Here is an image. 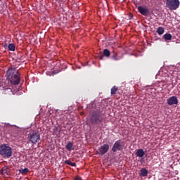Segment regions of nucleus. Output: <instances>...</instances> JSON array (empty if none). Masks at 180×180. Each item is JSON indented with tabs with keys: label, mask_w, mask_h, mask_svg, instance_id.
Wrapping results in <instances>:
<instances>
[{
	"label": "nucleus",
	"mask_w": 180,
	"mask_h": 180,
	"mask_svg": "<svg viewBox=\"0 0 180 180\" xmlns=\"http://www.w3.org/2000/svg\"><path fill=\"white\" fill-rule=\"evenodd\" d=\"M6 79L11 85L20 84V73L15 68H9L6 72Z\"/></svg>",
	"instance_id": "obj_1"
},
{
	"label": "nucleus",
	"mask_w": 180,
	"mask_h": 180,
	"mask_svg": "<svg viewBox=\"0 0 180 180\" xmlns=\"http://www.w3.org/2000/svg\"><path fill=\"white\" fill-rule=\"evenodd\" d=\"M12 148L8 144L0 146V155L2 158H11L12 157Z\"/></svg>",
	"instance_id": "obj_2"
},
{
	"label": "nucleus",
	"mask_w": 180,
	"mask_h": 180,
	"mask_svg": "<svg viewBox=\"0 0 180 180\" xmlns=\"http://www.w3.org/2000/svg\"><path fill=\"white\" fill-rule=\"evenodd\" d=\"M92 124H101L103 122V114L101 112H94L90 118Z\"/></svg>",
	"instance_id": "obj_3"
},
{
	"label": "nucleus",
	"mask_w": 180,
	"mask_h": 180,
	"mask_svg": "<svg viewBox=\"0 0 180 180\" xmlns=\"http://www.w3.org/2000/svg\"><path fill=\"white\" fill-rule=\"evenodd\" d=\"M123 148H124V142L119 139L114 143L111 151L112 153H117V151H123Z\"/></svg>",
	"instance_id": "obj_4"
},
{
	"label": "nucleus",
	"mask_w": 180,
	"mask_h": 180,
	"mask_svg": "<svg viewBox=\"0 0 180 180\" xmlns=\"http://www.w3.org/2000/svg\"><path fill=\"white\" fill-rule=\"evenodd\" d=\"M166 5L170 11H176L179 8V0H167Z\"/></svg>",
	"instance_id": "obj_5"
},
{
	"label": "nucleus",
	"mask_w": 180,
	"mask_h": 180,
	"mask_svg": "<svg viewBox=\"0 0 180 180\" xmlns=\"http://www.w3.org/2000/svg\"><path fill=\"white\" fill-rule=\"evenodd\" d=\"M28 140L32 143V144H36L38 141H40V134L39 132H31L28 134Z\"/></svg>",
	"instance_id": "obj_6"
},
{
	"label": "nucleus",
	"mask_w": 180,
	"mask_h": 180,
	"mask_svg": "<svg viewBox=\"0 0 180 180\" xmlns=\"http://www.w3.org/2000/svg\"><path fill=\"white\" fill-rule=\"evenodd\" d=\"M110 146L108 143L103 144L98 149V154L99 155H105L106 153L109 152Z\"/></svg>",
	"instance_id": "obj_7"
},
{
	"label": "nucleus",
	"mask_w": 180,
	"mask_h": 180,
	"mask_svg": "<svg viewBox=\"0 0 180 180\" xmlns=\"http://www.w3.org/2000/svg\"><path fill=\"white\" fill-rule=\"evenodd\" d=\"M167 105H169V106H172V105H178V97L173 96L172 97H169L167 100Z\"/></svg>",
	"instance_id": "obj_8"
},
{
	"label": "nucleus",
	"mask_w": 180,
	"mask_h": 180,
	"mask_svg": "<svg viewBox=\"0 0 180 180\" xmlns=\"http://www.w3.org/2000/svg\"><path fill=\"white\" fill-rule=\"evenodd\" d=\"M138 11L139 12L141 13V15H143V16H147V15H148L150 10H148V8H144L141 6H139L138 7Z\"/></svg>",
	"instance_id": "obj_9"
},
{
	"label": "nucleus",
	"mask_w": 180,
	"mask_h": 180,
	"mask_svg": "<svg viewBox=\"0 0 180 180\" xmlns=\"http://www.w3.org/2000/svg\"><path fill=\"white\" fill-rule=\"evenodd\" d=\"M0 89H2L6 95L12 94V88L9 87V86H0Z\"/></svg>",
	"instance_id": "obj_10"
},
{
	"label": "nucleus",
	"mask_w": 180,
	"mask_h": 180,
	"mask_svg": "<svg viewBox=\"0 0 180 180\" xmlns=\"http://www.w3.org/2000/svg\"><path fill=\"white\" fill-rule=\"evenodd\" d=\"M103 54H100L98 56V58H100L101 60H103V57H110V51H109L108 49H104L103 50Z\"/></svg>",
	"instance_id": "obj_11"
},
{
	"label": "nucleus",
	"mask_w": 180,
	"mask_h": 180,
	"mask_svg": "<svg viewBox=\"0 0 180 180\" xmlns=\"http://www.w3.org/2000/svg\"><path fill=\"white\" fill-rule=\"evenodd\" d=\"M65 148L66 150H68V151H72V150H75L74 142H68V143L65 146Z\"/></svg>",
	"instance_id": "obj_12"
},
{
	"label": "nucleus",
	"mask_w": 180,
	"mask_h": 180,
	"mask_svg": "<svg viewBox=\"0 0 180 180\" xmlns=\"http://www.w3.org/2000/svg\"><path fill=\"white\" fill-rule=\"evenodd\" d=\"M144 154H145L144 150H143L142 148L138 149V150H136V155L137 157H140L141 158L142 157H144Z\"/></svg>",
	"instance_id": "obj_13"
},
{
	"label": "nucleus",
	"mask_w": 180,
	"mask_h": 180,
	"mask_svg": "<svg viewBox=\"0 0 180 180\" xmlns=\"http://www.w3.org/2000/svg\"><path fill=\"white\" fill-rule=\"evenodd\" d=\"M148 174V170H147V169L142 168L140 170V175H141V176H147Z\"/></svg>",
	"instance_id": "obj_14"
},
{
	"label": "nucleus",
	"mask_w": 180,
	"mask_h": 180,
	"mask_svg": "<svg viewBox=\"0 0 180 180\" xmlns=\"http://www.w3.org/2000/svg\"><path fill=\"white\" fill-rule=\"evenodd\" d=\"M163 39H165V41H168V40H172V35L169 33H166L164 34Z\"/></svg>",
	"instance_id": "obj_15"
},
{
	"label": "nucleus",
	"mask_w": 180,
	"mask_h": 180,
	"mask_svg": "<svg viewBox=\"0 0 180 180\" xmlns=\"http://www.w3.org/2000/svg\"><path fill=\"white\" fill-rule=\"evenodd\" d=\"M156 32L159 36H161L162 34H164L165 30L162 27H158Z\"/></svg>",
	"instance_id": "obj_16"
},
{
	"label": "nucleus",
	"mask_w": 180,
	"mask_h": 180,
	"mask_svg": "<svg viewBox=\"0 0 180 180\" xmlns=\"http://www.w3.org/2000/svg\"><path fill=\"white\" fill-rule=\"evenodd\" d=\"M65 164H66L67 165H70V167H77V163L72 162L70 160H65Z\"/></svg>",
	"instance_id": "obj_17"
},
{
	"label": "nucleus",
	"mask_w": 180,
	"mask_h": 180,
	"mask_svg": "<svg viewBox=\"0 0 180 180\" xmlns=\"http://www.w3.org/2000/svg\"><path fill=\"white\" fill-rule=\"evenodd\" d=\"M8 49L9 51H15L16 46H15L14 44H9L8 45Z\"/></svg>",
	"instance_id": "obj_18"
},
{
	"label": "nucleus",
	"mask_w": 180,
	"mask_h": 180,
	"mask_svg": "<svg viewBox=\"0 0 180 180\" xmlns=\"http://www.w3.org/2000/svg\"><path fill=\"white\" fill-rule=\"evenodd\" d=\"M20 174H22V175H26L27 172H29V169L25 168V169H20L18 170Z\"/></svg>",
	"instance_id": "obj_19"
},
{
	"label": "nucleus",
	"mask_w": 180,
	"mask_h": 180,
	"mask_svg": "<svg viewBox=\"0 0 180 180\" xmlns=\"http://www.w3.org/2000/svg\"><path fill=\"white\" fill-rule=\"evenodd\" d=\"M119 89V88L116 86H113L112 88L110 90L111 95H115L116 91Z\"/></svg>",
	"instance_id": "obj_20"
},
{
	"label": "nucleus",
	"mask_w": 180,
	"mask_h": 180,
	"mask_svg": "<svg viewBox=\"0 0 180 180\" xmlns=\"http://www.w3.org/2000/svg\"><path fill=\"white\" fill-rule=\"evenodd\" d=\"M0 172L2 175H5V174H7L8 172V169L4 167L0 170Z\"/></svg>",
	"instance_id": "obj_21"
},
{
	"label": "nucleus",
	"mask_w": 180,
	"mask_h": 180,
	"mask_svg": "<svg viewBox=\"0 0 180 180\" xmlns=\"http://www.w3.org/2000/svg\"><path fill=\"white\" fill-rule=\"evenodd\" d=\"M112 60L117 61V60H120V57H119L117 53H114V55L112 56Z\"/></svg>",
	"instance_id": "obj_22"
},
{
	"label": "nucleus",
	"mask_w": 180,
	"mask_h": 180,
	"mask_svg": "<svg viewBox=\"0 0 180 180\" xmlns=\"http://www.w3.org/2000/svg\"><path fill=\"white\" fill-rule=\"evenodd\" d=\"M75 180H82V179L81 176H76L75 177Z\"/></svg>",
	"instance_id": "obj_23"
},
{
	"label": "nucleus",
	"mask_w": 180,
	"mask_h": 180,
	"mask_svg": "<svg viewBox=\"0 0 180 180\" xmlns=\"http://www.w3.org/2000/svg\"><path fill=\"white\" fill-rule=\"evenodd\" d=\"M58 131V133H60V131H61V130H60V129H59Z\"/></svg>",
	"instance_id": "obj_24"
},
{
	"label": "nucleus",
	"mask_w": 180,
	"mask_h": 180,
	"mask_svg": "<svg viewBox=\"0 0 180 180\" xmlns=\"http://www.w3.org/2000/svg\"><path fill=\"white\" fill-rule=\"evenodd\" d=\"M6 46H7V45H6V44H5V45H4V47H6Z\"/></svg>",
	"instance_id": "obj_25"
}]
</instances>
